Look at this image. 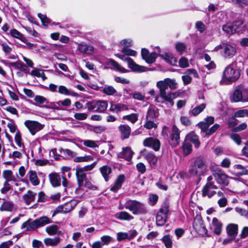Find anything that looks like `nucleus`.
<instances>
[{
    "label": "nucleus",
    "instance_id": "nucleus-30",
    "mask_svg": "<svg viewBox=\"0 0 248 248\" xmlns=\"http://www.w3.org/2000/svg\"><path fill=\"white\" fill-rule=\"evenodd\" d=\"M61 241V238L56 236L53 238H46L44 240V242L46 246L55 247L57 246Z\"/></svg>",
    "mask_w": 248,
    "mask_h": 248
},
{
    "label": "nucleus",
    "instance_id": "nucleus-40",
    "mask_svg": "<svg viewBox=\"0 0 248 248\" xmlns=\"http://www.w3.org/2000/svg\"><path fill=\"white\" fill-rule=\"evenodd\" d=\"M213 180V176L210 175L207 178V183L204 186V192L207 191L209 187H212L215 189H217V186L215 184Z\"/></svg>",
    "mask_w": 248,
    "mask_h": 248
},
{
    "label": "nucleus",
    "instance_id": "nucleus-58",
    "mask_svg": "<svg viewBox=\"0 0 248 248\" xmlns=\"http://www.w3.org/2000/svg\"><path fill=\"white\" fill-rule=\"evenodd\" d=\"M49 201V197L42 191L38 194V202H46Z\"/></svg>",
    "mask_w": 248,
    "mask_h": 248
},
{
    "label": "nucleus",
    "instance_id": "nucleus-20",
    "mask_svg": "<svg viewBox=\"0 0 248 248\" xmlns=\"http://www.w3.org/2000/svg\"><path fill=\"white\" fill-rule=\"evenodd\" d=\"M121 133V138L122 140L128 139L131 133V128L129 126L126 124H121L119 127Z\"/></svg>",
    "mask_w": 248,
    "mask_h": 248
},
{
    "label": "nucleus",
    "instance_id": "nucleus-21",
    "mask_svg": "<svg viewBox=\"0 0 248 248\" xmlns=\"http://www.w3.org/2000/svg\"><path fill=\"white\" fill-rule=\"evenodd\" d=\"M114 216L116 218L120 220L130 221L134 219V217L126 211L118 212Z\"/></svg>",
    "mask_w": 248,
    "mask_h": 248
},
{
    "label": "nucleus",
    "instance_id": "nucleus-28",
    "mask_svg": "<svg viewBox=\"0 0 248 248\" xmlns=\"http://www.w3.org/2000/svg\"><path fill=\"white\" fill-rule=\"evenodd\" d=\"M36 194L31 190H28L27 193L23 196V199L24 202L27 205H29L35 200Z\"/></svg>",
    "mask_w": 248,
    "mask_h": 248
},
{
    "label": "nucleus",
    "instance_id": "nucleus-59",
    "mask_svg": "<svg viewBox=\"0 0 248 248\" xmlns=\"http://www.w3.org/2000/svg\"><path fill=\"white\" fill-rule=\"evenodd\" d=\"M122 52L126 56H135L137 55L136 51L127 47H124Z\"/></svg>",
    "mask_w": 248,
    "mask_h": 248
},
{
    "label": "nucleus",
    "instance_id": "nucleus-8",
    "mask_svg": "<svg viewBox=\"0 0 248 248\" xmlns=\"http://www.w3.org/2000/svg\"><path fill=\"white\" fill-rule=\"evenodd\" d=\"M108 106L107 102L104 100L93 101L86 103V107L88 110L100 113L103 112L106 110Z\"/></svg>",
    "mask_w": 248,
    "mask_h": 248
},
{
    "label": "nucleus",
    "instance_id": "nucleus-51",
    "mask_svg": "<svg viewBox=\"0 0 248 248\" xmlns=\"http://www.w3.org/2000/svg\"><path fill=\"white\" fill-rule=\"evenodd\" d=\"M175 48L177 51L180 55H182L186 51V46L183 43L178 42L175 44Z\"/></svg>",
    "mask_w": 248,
    "mask_h": 248
},
{
    "label": "nucleus",
    "instance_id": "nucleus-43",
    "mask_svg": "<svg viewBox=\"0 0 248 248\" xmlns=\"http://www.w3.org/2000/svg\"><path fill=\"white\" fill-rule=\"evenodd\" d=\"M183 153L185 155H187L192 152V146L187 140H185L182 145Z\"/></svg>",
    "mask_w": 248,
    "mask_h": 248
},
{
    "label": "nucleus",
    "instance_id": "nucleus-15",
    "mask_svg": "<svg viewBox=\"0 0 248 248\" xmlns=\"http://www.w3.org/2000/svg\"><path fill=\"white\" fill-rule=\"evenodd\" d=\"M71 104V101L69 98H66L63 100H60L56 102L50 104V108L57 110H65L64 107H69Z\"/></svg>",
    "mask_w": 248,
    "mask_h": 248
},
{
    "label": "nucleus",
    "instance_id": "nucleus-14",
    "mask_svg": "<svg viewBox=\"0 0 248 248\" xmlns=\"http://www.w3.org/2000/svg\"><path fill=\"white\" fill-rule=\"evenodd\" d=\"M143 144L145 147L151 148L155 151H158L161 145L158 139L152 137L145 139L143 140Z\"/></svg>",
    "mask_w": 248,
    "mask_h": 248
},
{
    "label": "nucleus",
    "instance_id": "nucleus-44",
    "mask_svg": "<svg viewBox=\"0 0 248 248\" xmlns=\"http://www.w3.org/2000/svg\"><path fill=\"white\" fill-rule=\"evenodd\" d=\"M14 209V204L10 202H4L0 207L1 211H6L12 212Z\"/></svg>",
    "mask_w": 248,
    "mask_h": 248
},
{
    "label": "nucleus",
    "instance_id": "nucleus-33",
    "mask_svg": "<svg viewBox=\"0 0 248 248\" xmlns=\"http://www.w3.org/2000/svg\"><path fill=\"white\" fill-rule=\"evenodd\" d=\"M128 108L127 106L122 104H111L109 108L111 111H115L116 112H120L123 110H127Z\"/></svg>",
    "mask_w": 248,
    "mask_h": 248
},
{
    "label": "nucleus",
    "instance_id": "nucleus-27",
    "mask_svg": "<svg viewBox=\"0 0 248 248\" xmlns=\"http://www.w3.org/2000/svg\"><path fill=\"white\" fill-rule=\"evenodd\" d=\"M78 49L82 53L91 54L93 52L94 48L91 45L78 44Z\"/></svg>",
    "mask_w": 248,
    "mask_h": 248
},
{
    "label": "nucleus",
    "instance_id": "nucleus-11",
    "mask_svg": "<svg viewBox=\"0 0 248 248\" xmlns=\"http://www.w3.org/2000/svg\"><path fill=\"white\" fill-rule=\"evenodd\" d=\"M78 202L76 200H72L63 205L58 206L54 211L52 217L58 213H67L72 211L77 205Z\"/></svg>",
    "mask_w": 248,
    "mask_h": 248
},
{
    "label": "nucleus",
    "instance_id": "nucleus-46",
    "mask_svg": "<svg viewBox=\"0 0 248 248\" xmlns=\"http://www.w3.org/2000/svg\"><path fill=\"white\" fill-rule=\"evenodd\" d=\"M59 227L56 225L48 226L46 228V232L49 235H54L58 233Z\"/></svg>",
    "mask_w": 248,
    "mask_h": 248
},
{
    "label": "nucleus",
    "instance_id": "nucleus-9",
    "mask_svg": "<svg viewBox=\"0 0 248 248\" xmlns=\"http://www.w3.org/2000/svg\"><path fill=\"white\" fill-rule=\"evenodd\" d=\"M169 212V205L165 203L160 208L156 216V224L158 226H163L166 222L168 214Z\"/></svg>",
    "mask_w": 248,
    "mask_h": 248
},
{
    "label": "nucleus",
    "instance_id": "nucleus-56",
    "mask_svg": "<svg viewBox=\"0 0 248 248\" xmlns=\"http://www.w3.org/2000/svg\"><path fill=\"white\" fill-rule=\"evenodd\" d=\"M157 56V54L156 53L152 52L151 54H149L145 61L148 63H152L155 62Z\"/></svg>",
    "mask_w": 248,
    "mask_h": 248
},
{
    "label": "nucleus",
    "instance_id": "nucleus-42",
    "mask_svg": "<svg viewBox=\"0 0 248 248\" xmlns=\"http://www.w3.org/2000/svg\"><path fill=\"white\" fill-rule=\"evenodd\" d=\"M102 92L108 95H116L117 93V91L110 85H106L102 90Z\"/></svg>",
    "mask_w": 248,
    "mask_h": 248
},
{
    "label": "nucleus",
    "instance_id": "nucleus-62",
    "mask_svg": "<svg viewBox=\"0 0 248 248\" xmlns=\"http://www.w3.org/2000/svg\"><path fill=\"white\" fill-rule=\"evenodd\" d=\"M38 16L40 18L41 21L43 23V25L46 26H47L48 24L50 22V19L46 16L44 15L41 13L38 14Z\"/></svg>",
    "mask_w": 248,
    "mask_h": 248
},
{
    "label": "nucleus",
    "instance_id": "nucleus-37",
    "mask_svg": "<svg viewBox=\"0 0 248 248\" xmlns=\"http://www.w3.org/2000/svg\"><path fill=\"white\" fill-rule=\"evenodd\" d=\"M187 139L194 145L195 148H198L200 145L199 137L194 133H190L187 136Z\"/></svg>",
    "mask_w": 248,
    "mask_h": 248
},
{
    "label": "nucleus",
    "instance_id": "nucleus-57",
    "mask_svg": "<svg viewBox=\"0 0 248 248\" xmlns=\"http://www.w3.org/2000/svg\"><path fill=\"white\" fill-rule=\"evenodd\" d=\"M106 130V126L103 125L93 126L91 128V130L97 134H100L104 132Z\"/></svg>",
    "mask_w": 248,
    "mask_h": 248
},
{
    "label": "nucleus",
    "instance_id": "nucleus-35",
    "mask_svg": "<svg viewBox=\"0 0 248 248\" xmlns=\"http://www.w3.org/2000/svg\"><path fill=\"white\" fill-rule=\"evenodd\" d=\"M158 117V113L155 112L153 107H150L147 111L146 117V120L155 121Z\"/></svg>",
    "mask_w": 248,
    "mask_h": 248
},
{
    "label": "nucleus",
    "instance_id": "nucleus-26",
    "mask_svg": "<svg viewBox=\"0 0 248 248\" xmlns=\"http://www.w3.org/2000/svg\"><path fill=\"white\" fill-rule=\"evenodd\" d=\"M27 176L33 186H38L40 184V181L37 175L36 172L34 170H30L27 173Z\"/></svg>",
    "mask_w": 248,
    "mask_h": 248
},
{
    "label": "nucleus",
    "instance_id": "nucleus-52",
    "mask_svg": "<svg viewBox=\"0 0 248 248\" xmlns=\"http://www.w3.org/2000/svg\"><path fill=\"white\" fill-rule=\"evenodd\" d=\"M243 23L244 22L242 20H236L232 23L235 32H239L242 31Z\"/></svg>",
    "mask_w": 248,
    "mask_h": 248
},
{
    "label": "nucleus",
    "instance_id": "nucleus-1",
    "mask_svg": "<svg viewBox=\"0 0 248 248\" xmlns=\"http://www.w3.org/2000/svg\"><path fill=\"white\" fill-rule=\"evenodd\" d=\"M156 87L159 89V93L156 95L155 101L160 103L169 104L172 107L174 99L179 96L180 93L178 92L167 93L166 90L170 88V90H175L178 88L177 83L175 79L166 78L163 80L157 82Z\"/></svg>",
    "mask_w": 248,
    "mask_h": 248
},
{
    "label": "nucleus",
    "instance_id": "nucleus-18",
    "mask_svg": "<svg viewBox=\"0 0 248 248\" xmlns=\"http://www.w3.org/2000/svg\"><path fill=\"white\" fill-rule=\"evenodd\" d=\"M76 175L78 184V187L76 189V192L78 193V192L81 190V187L83 186L84 182L85 183L87 178L86 173H83L81 171H78L76 170Z\"/></svg>",
    "mask_w": 248,
    "mask_h": 248
},
{
    "label": "nucleus",
    "instance_id": "nucleus-16",
    "mask_svg": "<svg viewBox=\"0 0 248 248\" xmlns=\"http://www.w3.org/2000/svg\"><path fill=\"white\" fill-rule=\"evenodd\" d=\"M214 177L217 183L221 186H225L228 185L229 183V177L227 174L224 173L223 170H222Z\"/></svg>",
    "mask_w": 248,
    "mask_h": 248
},
{
    "label": "nucleus",
    "instance_id": "nucleus-64",
    "mask_svg": "<svg viewBox=\"0 0 248 248\" xmlns=\"http://www.w3.org/2000/svg\"><path fill=\"white\" fill-rule=\"evenodd\" d=\"M219 127V125L218 124H215L213 125L210 129H208L206 132L205 136H210L212 135L214 132H215L218 128Z\"/></svg>",
    "mask_w": 248,
    "mask_h": 248
},
{
    "label": "nucleus",
    "instance_id": "nucleus-3",
    "mask_svg": "<svg viewBox=\"0 0 248 248\" xmlns=\"http://www.w3.org/2000/svg\"><path fill=\"white\" fill-rule=\"evenodd\" d=\"M233 63L228 65L223 71L220 83L227 85L237 80L240 77L239 71L233 68Z\"/></svg>",
    "mask_w": 248,
    "mask_h": 248
},
{
    "label": "nucleus",
    "instance_id": "nucleus-13",
    "mask_svg": "<svg viewBox=\"0 0 248 248\" xmlns=\"http://www.w3.org/2000/svg\"><path fill=\"white\" fill-rule=\"evenodd\" d=\"M180 142V130L174 125L172 126L170 135V143L172 147H176Z\"/></svg>",
    "mask_w": 248,
    "mask_h": 248
},
{
    "label": "nucleus",
    "instance_id": "nucleus-5",
    "mask_svg": "<svg viewBox=\"0 0 248 248\" xmlns=\"http://www.w3.org/2000/svg\"><path fill=\"white\" fill-rule=\"evenodd\" d=\"M207 170L205 161L201 157H198L194 161L188 170L191 176H200L203 175Z\"/></svg>",
    "mask_w": 248,
    "mask_h": 248
},
{
    "label": "nucleus",
    "instance_id": "nucleus-45",
    "mask_svg": "<svg viewBox=\"0 0 248 248\" xmlns=\"http://www.w3.org/2000/svg\"><path fill=\"white\" fill-rule=\"evenodd\" d=\"M3 177L7 182L16 181V178L11 170H5L3 172Z\"/></svg>",
    "mask_w": 248,
    "mask_h": 248
},
{
    "label": "nucleus",
    "instance_id": "nucleus-34",
    "mask_svg": "<svg viewBox=\"0 0 248 248\" xmlns=\"http://www.w3.org/2000/svg\"><path fill=\"white\" fill-rule=\"evenodd\" d=\"M15 140L17 145L20 148V151L24 152L25 150V146L22 141L21 134L19 130H17L15 135Z\"/></svg>",
    "mask_w": 248,
    "mask_h": 248
},
{
    "label": "nucleus",
    "instance_id": "nucleus-25",
    "mask_svg": "<svg viewBox=\"0 0 248 248\" xmlns=\"http://www.w3.org/2000/svg\"><path fill=\"white\" fill-rule=\"evenodd\" d=\"M193 226L196 231H200L203 230V231H207L203 225V221L200 217H196L193 222Z\"/></svg>",
    "mask_w": 248,
    "mask_h": 248
},
{
    "label": "nucleus",
    "instance_id": "nucleus-2",
    "mask_svg": "<svg viewBox=\"0 0 248 248\" xmlns=\"http://www.w3.org/2000/svg\"><path fill=\"white\" fill-rule=\"evenodd\" d=\"M126 209L132 212L134 215L145 214L147 210L145 204L136 200H128L124 205L118 207L119 210Z\"/></svg>",
    "mask_w": 248,
    "mask_h": 248
},
{
    "label": "nucleus",
    "instance_id": "nucleus-47",
    "mask_svg": "<svg viewBox=\"0 0 248 248\" xmlns=\"http://www.w3.org/2000/svg\"><path fill=\"white\" fill-rule=\"evenodd\" d=\"M81 142L85 146L87 147L93 148L97 147L98 146V141L86 140H82Z\"/></svg>",
    "mask_w": 248,
    "mask_h": 248
},
{
    "label": "nucleus",
    "instance_id": "nucleus-7",
    "mask_svg": "<svg viewBox=\"0 0 248 248\" xmlns=\"http://www.w3.org/2000/svg\"><path fill=\"white\" fill-rule=\"evenodd\" d=\"M221 50V54L226 58H231L233 57L236 52L235 47L227 43H221L219 45L215 48V51Z\"/></svg>",
    "mask_w": 248,
    "mask_h": 248
},
{
    "label": "nucleus",
    "instance_id": "nucleus-39",
    "mask_svg": "<svg viewBox=\"0 0 248 248\" xmlns=\"http://www.w3.org/2000/svg\"><path fill=\"white\" fill-rule=\"evenodd\" d=\"M206 107V104H202L193 108L189 111V114L193 116H196L202 112Z\"/></svg>",
    "mask_w": 248,
    "mask_h": 248
},
{
    "label": "nucleus",
    "instance_id": "nucleus-49",
    "mask_svg": "<svg viewBox=\"0 0 248 248\" xmlns=\"http://www.w3.org/2000/svg\"><path fill=\"white\" fill-rule=\"evenodd\" d=\"M212 189H216L215 188H213L212 187H209L208 188L207 191L204 192V186L202 189V195L203 197L207 196L209 198H211L213 197L215 194H216V192L214 190H212Z\"/></svg>",
    "mask_w": 248,
    "mask_h": 248
},
{
    "label": "nucleus",
    "instance_id": "nucleus-54",
    "mask_svg": "<svg viewBox=\"0 0 248 248\" xmlns=\"http://www.w3.org/2000/svg\"><path fill=\"white\" fill-rule=\"evenodd\" d=\"M234 117H248V109H241L236 111L234 114Z\"/></svg>",
    "mask_w": 248,
    "mask_h": 248
},
{
    "label": "nucleus",
    "instance_id": "nucleus-48",
    "mask_svg": "<svg viewBox=\"0 0 248 248\" xmlns=\"http://www.w3.org/2000/svg\"><path fill=\"white\" fill-rule=\"evenodd\" d=\"M223 31L228 34H233L235 33L233 26L232 23H227L222 27Z\"/></svg>",
    "mask_w": 248,
    "mask_h": 248
},
{
    "label": "nucleus",
    "instance_id": "nucleus-50",
    "mask_svg": "<svg viewBox=\"0 0 248 248\" xmlns=\"http://www.w3.org/2000/svg\"><path fill=\"white\" fill-rule=\"evenodd\" d=\"M233 168L235 170H240V171L238 172V173L239 175H248V170L246 169L241 165H235L233 166Z\"/></svg>",
    "mask_w": 248,
    "mask_h": 248
},
{
    "label": "nucleus",
    "instance_id": "nucleus-10",
    "mask_svg": "<svg viewBox=\"0 0 248 248\" xmlns=\"http://www.w3.org/2000/svg\"><path fill=\"white\" fill-rule=\"evenodd\" d=\"M116 55L122 60L127 62L128 67L132 71L135 72H143L146 71L145 67L137 64L132 59L127 57L124 54H117Z\"/></svg>",
    "mask_w": 248,
    "mask_h": 248
},
{
    "label": "nucleus",
    "instance_id": "nucleus-29",
    "mask_svg": "<svg viewBox=\"0 0 248 248\" xmlns=\"http://www.w3.org/2000/svg\"><path fill=\"white\" fill-rule=\"evenodd\" d=\"M100 171L101 173L105 180L107 182L109 180V175L111 173L112 169L108 165H105L100 168Z\"/></svg>",
    "mask_w": 248,
    "mask_h": 248
},
{
    "label": "nucleus",
    "instance_id": "nucleus-23",
    "mask_svg": "<svg viewBox=\"0 0 248 248\" xmlns=\"http://www.w3.org/2000/svg\"><path fill=\"white\" fill-rule=\"evenodd\" d=\"M159 56L164 59L167 63L175 65L176 64V59L173 56L172 54L170 52H165L163 54H160Z\"/></svg>",
    "mask_w": 248,
    "mask_h": 248
},
{
    "label": "nucleus",
    "instance_id": "nucleus-4",
    "mask_svg": "<svg viewBox=\"0 0 248 248\" xmlns=\"http://www.w3.org/2000/svg\"><path fill=\"white\" fill-rule=\"evenodd\" d=\"M52 222V221L47 216H43L31 221L30 219L24 222L21 226L22 229L26 228V231L34 230L38 228L44 226Z\"/></svg>",
    "mask_w": 248,
    "mask_h": 248
},
{
    "label": "nucleus",
    "instance_id": "nucleus-32",
    "mask_svg": "<svg viewBox=\"0 0 248 248\" xmlns=\"http://www.w3.org/2000/svg\"><path fill=\"white\" fill-rule=\"evenodd\" d=\"M212 225L214 228V232L216 234H219L222 231V224L217 218L214 217L212 220Z\"/></svg>",
    "mask_w": 248,
    "mask_h": 248
},
{
    "label": "nucleus",
    "instance_id": "nucleus-61",
    "mask_svg": "<svg viewBox=\"0 0 248 248\" xmlns=\"http://www.w3.org/2000/svg\"><path fill=\"white\" fill-rule=\"evenodd\" d=\"M34 100L38 104H42L44 103H47L48 101L46 98L41 95H36L34 97Z\"/></svg>",
    "mask_w": 248,
    "mask_h": 248
},
{
    "label": "nucleus",
    "instance_id": "nucleus-19",
    "mask_svg": "<svg viewBox=\"0 0 248 248\" xmlns=\"http://www.w3.org/2000/svg\"><path fill=\"white\" fill-rule=\"evenodd\" d=\"M124 181V175L121 174L119 175L115 181L114 185L110 187V190L113 192H117L118 190L121 188Z\"/></svg>",
    "mask_w": 248,
    "mask_h": 248
},
{
    "label": "nucleus",
    "instance_id": "nucleus-41",
    "mask_svg": "<svg viewBox=\"0 0 248 248\" xmlns=\"http://www.w3.org/2000/svg\"><path fill=\"white\" fill-rule=\"evenodd\" d=\"M162 242L164 243L166 248H171L172 247V237L170 235H164L161 238Z\"/></svg>",
    "mask_w": 248,
    "mask_h": 248
},
{
    "label": "nucleus",
    "instance_id": "nucleus-60",
    "mask_svg": "<svg viewBox=\"0 0 248 248\" xmlns=\"http://www.w3.org/2000/svg\"><path fill=\"white\" fill-rule=\"evenodd\" d=\"M96 164L95 162H94L92 164L90 165L86 166L84 167L77 169V170L78 171H81L83 173H85V171H88L89 170H92L93 169V168L94 167L95 165Z\"/></svg>",
    "mask_w": 248,
    "mask_h": 248
},
{
    "label": "nucleus",
    "instance_id": "nucleus-22",
    "mask_svg": "<svg viewBox=\"0 0 248 248\" xmlns=\"http://www.w3.org/2000/svg\"><path fill=\"white\" fill-rule=\"evenodd\" d=\"M227 234L232 239H234L238 233V225L235 224H230L226 227Z\"/></svg>",
    "mask_w": 248,
    "mask_h": 248
},
{
    "label": "nucleus",
    "instance_id": "nucleus-24",
    "mask_svg": "<svg viewBox=\"0 0 248 248\" xmlns=\"http://www.w3.org/2000/svg\"><path fill=\"white\" fill-rule=\"evenodd\" d=\"M49 178L53 186L57 187L61 185V178L59 174L57 173H50L49 175Z\"/></svg>",
    "mask_w": 248,
    "mask_h": 248
},
{
    "label": "nucleus",
    "instance_id": "nucleus-53",
    "mask_svg": "<svg viewBox=\"0 0 248 248\" xmlns=\"http://www.w3.org/2000/svg\"><path fill=\"white\" fill-rule=\"evenodd\" d=\"M93 160L92 156L90 155L84 156H78L75 157L74 161L75 162H88Z\"/></svg>",
    "mask_w": 248,
    "mask_h": 248
},
{
    "label": "nucleus",
    "instance_id": "nucleus-6",
    "mask_svg": "<svg viewBox=\"0 0 248 248\" xmlns=\"http://www.w3.org/2000/svg\"><path fill=\"white\" fill-rule=\"evenodd\" d=\"M231 102H248V88L239 86L233 92L231 97Z\"/></svg>",
    "mask_w": 248,
    "mask_h": 248
},
{
    "label": "nucleus",
    "instance_id": "nucleus-17",
    "mask_svg": "<svg viewBox=\"0 0 248 248\" xmlns=\"http://www.w3.org/2000/svg\"><path fill=\"white\" fill-rule=\"evenodd\" d=\"M134 152L132 151L130 147H124L122 152L117 154V157L124 158L127 161L131 160Z\"/></svg>",
    "mask_w": 248,
    "mask_h": 248
},
{
    "label": "nucleus",
    "instance_id": "nucleus-31",
    "mask_svg": "<svg viewBox=\"0 0 248 248\" xmlns=\"http://www.w3.org/2000/svg\"><path fill=\"white\" fill-rule=\"evenodd\" d=\"M108 64L114 67L117 71L122 73H125L129 72V70L121 66L119 63L113 60H109Z\"/></svg>",
    "mask_w": 248,
    "mask_h": 248
},
{
    "label": "nucleus",
    "instance_id": "nucleus-55",
    "mask_svg": "<svg viewBox=\"0 0 248 248\" xmlns=\"http://www.w3.org/2000/svg\"><path fill=\"white\" fill-rule=\"evenodd\" d=\"M123 119L124 120H127L134 124L138 120V115L136 113H132L130 115L124 116Z\"/></svg>",
    "mask_w": 248,
    "mask_h": 248
},
{
    "label": "nucleus",
    "instance_id": "nucleus-63",
    "mask_svg": "<svg viewBox=\"0 0 248 248\" xmlns=\"http://www.w3.org/2000/svg\"><path fill=\"white\" fill-rule=\"evenodd\" d=\"M236 212L240 214L241 216H244L248 218V208L247 209L241 208L236 207L235 209Z\"/></svg>",
    "mask_w": 248,
    "mask_h": 248
},
{
    "label": "nucleus",
    "instance_id": "nucleus-38",
    "mask_svg": "<svg viewBox=\"0 0 248 248\" xmlns=\"http://www.w3.org/2000/svg\"><path fill=\"white\" fill-rule=\"evenodd\" d=\"M144 157L150 165H155L157 161V157L152 152L146 154Z\"/></svg>",
    "mask_w": 248,
    "mask_h": 248
},
{
    "label": "nucleus",
    "instance_id": "nucleus-12",
    "mask_svg": "<svg viewBox=\"0 0 248 248\" xmlns=\"http://www.w3.org/2000/svg\"><path fill=\"white\" fill-rule=\"evenodd\" d=\"M24 124L32 135H34L44 127V124L36 121L26 120Z\"/></svg>",
    "mask_w": 248,
    "mask_h": 248
},
{
    "label": "nucleus",
    "instance_id": "nucleus-36",
    "mask_svg": "<svg viewBox=\"0 0 248 248\" xmlns=\"http://www.w3.org/2000/svg\"><path fill=\"white\" fill-rule=\"evenodd\" d=\"M10 33L13 37L18 39L23 43L27 42V39L25 38L24 35L16 29H14L11 30Z\"/></svg>",
    "mask_w": 248,
    "mask_h": 248
}]
</instances>
